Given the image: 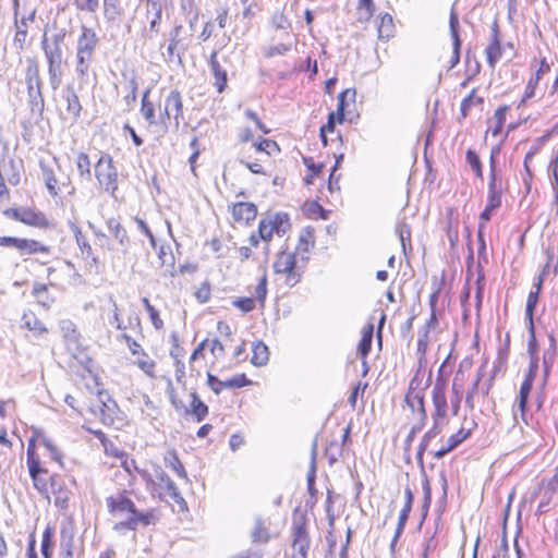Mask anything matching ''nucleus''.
<instances>
[{
	"label": "nucleus",
	"mask_w": 558,
	"mask_h": 558,
	"mask_svg": "<svg viewBox=\"0 0 558 558\" xmlns=\"http://www.w3.org/2000/svg\"><path fill=\"white\" fill-rule=\"evenodd\" d=\"M64 38V32H58L51 37H48L45 33L40 43L47 62L49 84L53 92L60 88L66 65Z\"/></svg>",
	"instance_id": "obj_1"
},
{
	"label": "nucleus",
	"mask_w": 558,
	"mask_h": 558,
	"mask_svg": "<svg viewBox=\"0 0 558 558\" xmlns=\"http://www.w3.org/2000/svg\"><path fill=\"white\" fill-rule=\"evenodd\" d=\"M25 84L32 110L41 112L45 107L43 82L39 74V63L35 58L26 59Z\"/></svg>",
	"instance_id": "obj_2"
},
{
	"label": "nucleus",
	"mask_w": 558,
	"mask_h": 558,
	"mask_svg": "<svg viewBox=\"0 0 558 558\" xmlns=\"http://www.w3.org/2000/svg\"><path fill=\"white\" fill-rule=\"evenodd\" d=\"M95 177L105 191L114 195L118 189V171L110 155L104 154L100 156L95 165Z\"/></svg>",
	"instance_id": "obj_3"
},
{
	"label": "nucleus",
	"mask_w": 558,
	"mask_h": 558,
	"mask_svg": "<svg viewBox=\"0 0 558 558\" xmlns=\"http://www.w3.org/2000/svg\"><path fill=\"white\" fill-rule=\"evenodd\" d=\"M274 270L278 275H286V284L293 287L300 282L302 274L296 267V257L292 252L283 251L278 254Z\"/></svg>",
	"instance_id": "obj_4"
},
{
	"label": "nucleus",
	"mask_w": 558,
	"mask_h": 558,
	"mask_svg": "<svg viewBox=\"0 0 558 558\" xmlns=\"http://www.w3.org/2000/svg\"><path fill=\"white\" fill-rule=\"evenodd\" d=\"M502 185L500 171L497 170L494 151L490 155V173L488 183L487 205L489 209H497L501 205Z\"/></svg>",
	"instance_id": "obj_5"
},
{
	"label": "nucleus",
	"mask_w": 558,
	"mask_h": 558,
	"mask_svg": "<svg viewBox=\"0 0 558 558\" xmlns=\"http://www.w3.org/2000/svg\"><path fill=\"white\" fill-rule=\"evenodd\" d=\"M106 505L109 513L117 518L133 515L136 509L126 490L118 492L116 495L107 497Z\"/></svg>",
	"instance_id": "obj_6"
},
{
	"label": "nucleus",
	"mask_w": 558,
	"mask_h": 558,
	"mask_svg": "<svg viewBox=\"0 0 558 558\" xmlns=\"http://www.w3.org/2000/svg\"><path fill=\"white\" fill-rule=\"evenodd\" d=\"M4 215L8 218L21 221L27 226L36 228H48L49 221L46 216L39 211H35L31 208H9L4 210Z\"/></svg>",
	"instance_id": "obj_7"
},
{
	"label": "nucleus",
	"mask_w": 558,
	"mask_h": 558,
	"mask_svg": "<svg viewBox=\"0 0 558 558\" xmlns=\"http://www.w3.org/2000/svg\"><path fill=\"white\" fill-rule=\"evenodd\" d=\"M0 246L14 247L21 254L48 253L49 247L36 240H28L14 236H0Z\"/></svg>",
	"instance_id": "obj_8"
},
{
	"label": "nucleus",
	"mask_w": 558,
	"mask_h": 558,
	"mask_svg": "<svg viewBox=\"0 0 558 558\" xmlns=\"http://www.w3.org/2000/svg\"><path fill=\"white\" fill-rule=\"evenodd\" d=\"M92 411L104 425H112L119 411L117 402L107 393H99L98 404Z\"/></svg>",
	"instance_id": "obj_9"
},
{
	"label": "nucleus",
	"mask_w": 558,
	"mask_h": 558,
	"mask_svg": "<svg viewBox=\"0 0 558 558\" xmlns=\"http://www.w3.org/2000/svg\"><path fill=\"white\" fill-rule=\"evenodd\" d=\"M173 118L175 126H179L180 120L183 118V102L180 93L174 89L169 93L165 100V109L161 113V120H170Z\"/></svg>",
	"instance_id": "obj_10"
},
{
	"label": "nucleus",
	"mask_w": 558,
	"mask_h": 558,
	"mask_svg": "<svg viewBox=\"0 0 558 558\" xmlns=\"http://www.w3.org/2000/svg\"><path fill=\"white\" fill-rule=\"evenodd\" d=\"M156 522V515L154 510H149L146 512H140L135 509V513L133 515L126 517L125 520L120 521L114 525L116 531L121 530H131L134 531L138 525L147 526L154 524Z\"/></svg>",
	"instance_id": "obj_11"
},
{
	"label": "nucleus",
	"mask_w": 558,
	"mask_h": 558,
	"mask_svg": "<svg viewBox=\"0 0 558 558\" xmlns=\"http://www.w3.org/2000/svg\"><path fill=\"white\" fill-rule=\"evenodd\" d=\"M432 398H433V404L435 408V412L433 414V420L434 421L439 420V421L446 422L448 404H447V398H446L444 384L437 381L434 385L433 390H432Z\"/></svg>",
	"instance_id": "obj_12"
},
{
	"label": "nucleus",
	"mask_w": 558,
	"mask_h": 558,
	"mask_svg": "<svg viewBox=\"0 0 558 558\" xmlns=\"http://www.w3.org/2000/svg\"><path fill=\"white\" fill-rule=\"evenodd\" d=\"M292 547L296 553L293 558H306L310 549V538L304 524H295L293 526V544Z\"/></svg>",
	"instance_id": "obj_13"
},
{
	"label": "nucleus",
	"mask_w": 558,
	"mask_h": 558,
	"mask_svg": "<svg viewBox=\"0 0 558 558\" xmlns=\"http://www.w3.org/2000/svg\"><path fill=\"white\" fill-rule=\"evenodd\" d=\"M155 477L158 481L156 485H158L165 493L177 504H184V499L181 496L178 487L174 482L169 477V475L161 469L157 468L155 470Z\"/></svg>",
	"instance_id": "obj_14"
},
{
	"label": "nucleus",
	"mask_w": 558,
	"mask_h": 558,
	"mask_svg": "<svg viewBox=\"0 0 558 558\" xmlns=\"http://www.w3.org/2000/svg\"><path fill=\"white\" fill-rule=\"evenodd\" d=\"M162 8V0H146V17L149 23L150 32H159Z\"/></svg>",
	"instance_id": "obj_15"
},
{
	"label": "nucleus",
	"mask_w": 558,
	"mask_h": 558,
	"mask_svg": "<svg viewBox=\"0 0 558 558\" xmlns=\"http://www.w3.org/2000/svg\"><path fill=\"white\" fill-rule=\"evenodd\" d=\"M449 28H450V35L452 38V45H453V51L451 57V66L453 68L456 64L460 61V48H461V40L459 36V19L458 14L452 9L450 12V19H449Z\"/></svg>",
	"instance_id": "obj_16"
},
{
	"label": "nucleus",
	"mask_w": 558,
	"mask_h": 558,
	"mask_svg": "<svg viewBox=\"0 0 558 558\" xmlns=\"http://www.w3.org/2000/svg\"><path fill=\"white\" fill-rule=\"evenodd\" d=\"M257 215V208L253 203L240 202L233 205L232 216L238 222L248 223Z\"/></svg>",
	"instance_id": "obj_17"
},
{
	"label": "nucleus",
	"mask_w": 558,
	"mask_h": 558,
	"mask_svg": "<svg viewBox=\"0 0 558 558\" xmlns=\"http://www.w3.org/2000/svg\"><path fill=\"white\" fill-rule=\"evenodd\" d=\"M32 481H33V485L37 489V492L40 495L48 497L49 493H50V487L53 493L56 492L58 476L50 475L49 472L47 471V472H45V475L44 474L34 475Z\"/></svg>",
	"instance_id": "obj_18"
},
{
	"label": "nucleus",
	"mask_w": 558,
	"mask_h": 558,
	"mask_svg": "<svg viewBox=\"0 0 558 558\" xmlns=\"http://www.w3.org/2000/svg\"><path fill=\"white\" fill-rule=\"evenodd\" d=\"M68 225L74 234L76 244L80 247L83 257L86 259L92 258V260L96 263V257L93 255L92 246L86 236L82 233L81 228L74 221H69Z\"/></svg>",
	"instance_id": "obj_19"
},
{
	"label": "nucleus",
	"mask_w": 558,
	"mask_h": 558,
	"mask_svg": "<svg viewBox=\"0 0 558 558\" xmlns=\"http://www.w3.org/2000/svg\"><path fill=\"white\" fill-rule=\"evenodd\" d=\"M97 45H98V37H97L95 31L92 28H88L86 26H83L82 34L77 40L76 50L94 53Z\"/></svg>",
	"instance_id": "obj_20"
},
{
	"label": "nucleus",
	"mask_w": 558,
	"mask_h": 558,
	"mask_svg": "<svg viewBox=\"0 0 558 558\" xmlns=\"http://www.w3.org/2000/svg\"><path fill=\"white\" fill-rule=\"evenodd\" d=\"M62 97L66 102L68 113L76 121L81 114L82 106L78 96L74 90V87L70 85L66 86L63 89Z\"/></svg>",
	"instance_id": "obj_21"
},
{
	"label": "nucleus",
	"mask_w": 558,
	"mask_h": 558,
	"mask_svg": "<svg viewBox=\"0 0 558 558\" xmlns=\"http://www.w3.org/2000/svg\"><path fill=\"white\" fill-rule=\"evenodd\" d=\"M548 267V264L544 268L543 272L538 276L537 282L535 283V290L531 291L529 293L527 302H526V308H525V316L529 319V324L533 323V313L538 302V295L543 286L544 276L546 272V268Z\"/></svg>",
	"instance_id": "obj_22"
},
{
	"label": "nucleus",
	"mask_w": 558,
	"mask_h": 558,
	"mask_svg": "<svg viewBox=\"0 0 558 558\" xmlns=\"http://www.w3.org/2000/svg\"><path fill=\"white\" fill-rule=\"evenodd\" d=\"M209 66L215 77V85L217 86L218 92L222 93L227 85V72L217 60V51H214L210 54Z\"/></svg>",
	"instance_id": "obj_23"
},
{
	"label": "nucleus",
	"mask_w": 558,
	"mask_h": 558,
	"mask_svg": "<svg viewBox=\"0 0 558 558\" xmlns=\"http://www.w3.org/2000/svg\"><path fill=\"white\" fill-rule=\"evenodd\" d=\"M39 166L41 170L43 180L46 184L49 194L51 196H57L60 192V186L58 184V180L56 178L53 169L44 161H40Z\"/></svg>",
	"instance_id": "obj_24"
},
{
	"label": "nucleus",
	"mask_w": 558,
	"mask_h": 558,
	"mask_svg": "<svg viewBox=\"0 0 558 558\" xmlns=\"http://www.w3.org/2000/svg\"><path fill=\"white\" fill-rule=\"evenodd\" d=\"M444 424H445L444 421H439V420L434 421L433 427L428 432L425 433V435L423 436V438L420 442L418 450L416 453L417 460L422 461L423 454H424L425 450L427 449L429 441L440 434Z\"/></svg>",
	"instance_id": "obj_25"
},
{
	"label": "nucleus",
	"mask_w": 558,
	"mask_h": 558,
	"mask_svg": "<svg viewBox=\"0 0 558 558\" xmlns=\"http://www.w3.org/2000/svg\"><path fill=\"white\" fill-rule=\"evenodd\" d=\"M22 327L32 331L35 337H41L48 331L45 325L33 313H25L23 315Z\"/></svg>",
	"instance_id": "obj_26"
},
{
	"label": "nucleus",
	"mask_w": 558,
	"mask_h": 558,
	"mask_svg": "<svg viewBox=\"0 0 558 558\" xmlns=\"http://www.w3.org/2000/svg\"><path fill=\"white\" fill-rule=\"evenodd\" d=\"M107 227L109 232L113 235V238L119 242L120 245L128 247L130 244V239L128 236L126 230L122 227V225L114 218H110L107 220Z\"/></svg>",
	"instance_id": "obj_27"
},
{
	"label": "nucleus",
	"mask_w": 558,
	"mask_h": 558,
	"mask_svg": "<svg viewBox=\"0 0 558 558\" xmlns=\"http://www.w3.org/2000/svg\"><path fill=\"white\" fill-rule=\"evenodd\" d=\"M252 357H251V363L255 366H264L267 364L268 360H269V351H268V347L262 342V341H258L256 343L253 344V348H252Z\"/></svg>",
	"instance_id": "obj_28"
},
{
	"label": "nucleus",
	"mask_w": 558,
	"mask_h": 558,
	"mask_svg": "<svg viewBox=\"0 0 558 558\" xmlns=\"http://www.w3.org/2000/svg\"><path fill=\"white\" fill-rule=\"evenodd\" d=\"M405 401L413 411H418L422 421H426L427 415L424 408V397L421 391H409Z\"/></svg>",
	"instance_id": "obj_29"
},
{
	"label": "nucleus",
	"mask_w": 558,
	"mask_h": 558,
	"mask_svg": "<svg viewBox=\"0 0 558 558\" xmlns=\"http://www.w3.org/2000/svg\"><path fill=\"white\" fill-rule=\"evenodd\" d=\"M373 335H374V325L373 324H368L367 326H365L363 328L362 338L360 340L359 348H357L359 354L361 355L362 359H366L367 354L371 351Z\"/></svg>",
	"instance_id": "obj_30"
},
{
	"label": "nucleus",
	"mask_w": 558,
	"mask_h": 558,
	"mask_svg": "<svg viewBox=\"0 0 558 558\" xmlns=\"http://www.w3.org/2000/svg\"><path fill=\"white\" fill-rule=\"evenodd\" d=\"M355 89L348 88L340 93L338 96V108H337V116L339 122H342L344 119V110L349 106V104L355 102Z\"/></svg>",
	"instance_id": "obj_31"
},
{
	"label": "nucleus",
	"mask_w": 558,
	"mask_h": 558,
	"mask_svg": "<svg viewBox=\"0 0 558 558\" xmlns=\"http://www.w3.org/2000/svg\"><path fill=\"white\" fill-rule=\"evenodd\" d=\"M267 217L272 225V229H274L275 233H277L278 235H280V236L284 235L287 233V231L290 229L291 225H290L289 216L287 214L277 213L274 215H269Z\"/></svg>",
	"instance_id": "obj_32"
},
{
	"label": "nucleus",
	"mask_w": 558,
	"mask_h": 558,
	"mask_svg": "<svg viewBox=\"0 0 558 558\" xmlns=\"http://www.w3.org/2000/svg\"><path fill=\"white\" fill-rule=\"evenodd\" d=\"M486 58L489 66L492 69L495 68L496 63L499 61V59L502 56V49L500 46L499 39H490L489 45L486 47Z\"/></svg>",
	"instance_id": "obj_33"
},
{
	"label": "nucleus",
	"mask_w": 558,
	"mask_h": 558,
	"mask_svg": "<svg viewBox=\"0 0 558 558\" xmlns=\"http://www.w3.org/2000/svg\"><path fill=\"white\" fill-rule=\"evenodd\" d=\"M191 412L197 422H202L208 414V407L198 398L196 392H191Z\"/></svg>",
	"instance_id": "obj_34"
},
{
	"label": "nucleus",
	"mask_w": 558,
	"mask_h": 558,
	"mask_svg": "<svg viewBox=\"0 0 558 558\" xmlns=\"http://www.w3.org/2000/svg\"><path fill=\"white\" fill-rule=\"evenodd\" d=\"M165 463L168 468L174 471L179 477L187 478L185 469L174 450L167 452L165 456Z\"/></svg>",
	"instance_id": "obj_35"
},
{
	"label": "nucleus",
	"mask_w": 558,
	"mask_h": 558,
	"mask_svg": "<svg viewBox=\"0 0 558 558\" xmlns=\"http://www.w3.org/2000/svg\"><path fill=\"white\" fill-rule=\"evenodd\" d=\"M93 52H84L76 50V68L75 71L78 75V77H83L87 74L89 65L93 60Z\"/></svg>",
	"instance_id": "obj_36"
},
{
	"label": "nucleus",
	"mask_w": 558,
	"mask_h": 558,
	"mask_svg": "<svg viewBox=\"0 0 558 558\" xmlns=\"http://www.w3.org/2000/svg\"><path fill=\"white\" fill-rule=\"evenodd\" d=\"M411 510H412V507L403 505V507H402V509L400 511L397 529H396V532H395V536H393V538L391 541V544H390L391 551L395 550V546H396L399 537L401 536V534H402V532L404 530V526L407 524V521L409 519Z\"/></svg>",
	"instance_id": "obj_37"
},
{
	"label": "nucleus",
	"mask_w": 558,
	"mask_h": 558,
	"mask_svg": "<svg viewBox=\"0 0 558 558\" xmlns=\"http://www.w3.org/2000/svg\"><path fill=\"white\" fill-rule=\"evenodd\" d=\"M135 364L149 377H155L156 363L149 357L145 351H141V354L136 355Z\"/></svg>",
	"instance_id": "obj_38"
},
{
	"label": "nucleus",
	"mask_w": 558,
	"mask_h": 558,
	"mask_svg": "<svg viewBox=\"0 0 558 558\" xmlns=\"http://www.w3.org/2000/svg\"><path fill=\"white\" fill-rule=\"evenodd\" d=\"M73 535L65 529L61 531L60 558L73 557Z\"/></svg>",
	"instance_id": "obj_39"
},
{
	"label": "nucleus",
	"mask_w": 558,
	"mask_h": 558,
	"mask_svg": "<svg viewBox=\"0 0 558 558\" xmlns=\"http://www.w3.org/2000/svg\"><path fill=\"white\" fill-rule=\"evenodd\" d=\"M27 466L31 478H33L34 475H45V472H47L46 469L40 466V462L36 459L34 448H32L31 445L27 447Z\"/></svg>",
	"instance_id": "obj_40"
},
{
	"label": "nucleus",
	"mask_w": 558,
	"mask_h": 558,
	"mask_svg": "<svg viewBox=\"0 0 558 558\" xmlns=\"http://www.w3.org/2000/svg\"><path fill=\"white\" fill-rule=\"evenodd\" d=\"M157 255L161 266L167 267L170 270L174 268L175 259L169 245H160L158 247Z\"/></svg>",
	"instance_id": "obj_41"
},
{
	"label": "nucleus",
	"mask_w": 558,
	"mask_h": 558,
	"mask_svg": "<svg viewBox=\"0 0 558 558\" xmlns=\"http://www.w3.org/2000/svg\"><path fill=\"white\" fill-rule=\"evenodd\" d=\"M121 12L120 0H104V13L108 21H114Z\"/></svg>",
	"instance_id": "obj_42"
},
{
	"label": "nucleus",
	"mask_w": 558,
	"mask_h": 558,
	"mask_svg": "<svg viewBox=\"0 0 558 558\" xmlns=\"http://www.w3.org/2000/svg\"><path fill=\"white\" fill-rule=\"evenodd\" d=\"M294 41L295 40L293 38H291L290 40H288L286 43H280L278 45L269 47L265 51V57L272 58L275 56H283V54H286L287 52H289L291 50Z\"/></svg>",
	"instance_id": "obj_43"
},
{
	"label": "nucleus",
	"mask_w": 558,
	"mask_h": 558,
	"mask_svg": "<svg viewBox=\"0 0 558 558\" xmlns=\"http://www.w3.org/2000/svg\"><path fill=\"white\" fill-rule=\"evenodd\" d=\"M462 396H463V387H462V385L458 384V377H456L453 379V384H452V397L450 400L451 409H452V412L454 415H457L459 412Z\"/></svg>",
	"instance_id": "obj_44"
},
{
	"label": "nucleus",
	"mask_w": 558,
	"mask_h": 558,
	"mask_svg": "<svg viewBox=\"0 0 558 558\" xmlns=\"http://www.w3.org/2000/svg\"><path fill=\"white\" fill-rule=\"evenodd\" d=\"M392 31H393L392 16L390 14L386 13L380 17V24L378 27L379 38H389L392 35Z\"/></svg>",
	"instance_id": "obj_45"
},
{
	"label": "nucleus",
	"mask_w": 558,
	"mask_h": 558,
	"mask_svg": "<svg viewBox=\"0 0 558 558\" xmlns=\"http://www.w3.org/2000/svg\"><path fill=\"white\" fill-rule=\"evenodd\" d=\"M508 110H509L508 106H501L495 111L494 119H493L495 122V126L492 130V134L494 136L498 135L499 132L501 131V129L505 124V121H506V114H507Z\"/></svg>",
	"instance_id": "obj_46"
},
{
	"label": "nucleus",
	"mask_w": 558,
	"mask_h": 558,
	"mask_svg": "<svg viewBox=\"0 0 558 558\" xmlns=\"http://www.w3.org/2000/svg\"><path fill=\"white\" fill-rule=\"evenodd\" d=\"M76 167L81 177H86L88 180L90 179V160L87 154L80 153L77 155Z\"/></svg>",
	"instance_id": "obj_47"
},
{
	"label": "nucleus",
	"mask_w": 558,
	"mask_h": 558,
	"mask_svg": "<svg viewBox=\"0 0 558 558\" xmlns=\"http://www.w3.org/2000/svg\"><path fill=\"white\" fill-rule=\"evenodd\" d=\"M267 296V275L263 274L260 277L256 288H255V302L257 301L260 304V307H264L265 300Z\"/></svg>",
	"instance_id": "obj_48"
},
{
	"label": "nucleus",
	"mask_w": 558,
	"mask_h": 558,
	"mask_svg": "<svg viewBox=\"0 0 558 558\" xmlns=\"http://www.w3.org/2000/svg\"><path fill=\"white\" fill-rule=\"evenodd\" d=\"M532 387H533V385L524 383V381L522 383V385L520 387L519 397H518V408L522 413V417L524 416V412L526 409V402H527L530 392L532 390Z\"/></svg>",
	"instance_id": "obj_49"
},
{
	"label": "nucleus",
	"mask_w": 558,
	"mask_h": 558,
	"mask_svg": "<svg viewBox=\"0 0 558 558\" xmlns=\"http://www.w3.org/2000/svg\"><path fill=\"white\" fill-rule=\"evenodd\" d=\"M396 232L399 236L402 248L405 253L407 252V243L410 244V242H411V228L405 222H400L396 228Z\"/></svg>",
	"instance_id": "obj_50"
},
{
	"label": "nucleus",
	"mask_w": 558,
	"mask_h": 558,
	"mask_svg": "<svg viewBox=\"0 0 558 558\" xmlns=\"http://www.w3.org/2000/svg\"><path fill=\"white\" fill-rule=\"evenodd\" d=\"M482 378H483V371L480 369L472 387L469 389L466 397H465V404L470 409L474 408V397L478 392V386H480V381L482 380Z\"/></svg>",
	"instance_id": "obj_51"
},
{
	"label": "nucleus",
	"mask_w": 558,
	"mask_h": 558,
	"mask_svg": "<svg viewBox=\"0 0 558 558\" xmlns=\"http://www.w3.org/2000/svg\"><path fill=\"white\" fill-rule=\"evenodd\" d=\"M274 233H275V231L272 229V225H271L270 220L268 219V217L262 219L259 221V226H258L259 238L262 240L268 242L271 240Z\"/></svg>",
	"instance_id": "obj_52"
},
{
	"label": "nucleus",
	"mask_w": 558,
	"mask_h": 558,
	"mask_svg": "<svg viewBox=\"0 0 558 558\" xmlns=\"http://www.w3.org/2000/svg\"><path fill=\"white\" fill-rule=\"evenodd\" d=\"M52 548V530L47 526L43 533L41 554L45 558H50Z\"/></svg>",
	"instance_id": "obj_53"
},
{
	"label": "nucleus",
	"mask_w": 558,
	"mask_h": 558,
	"mask_svg": "<svg viewBox=\"0 0 558 558\" xmlns=\"http://www.w3.org/2000/svg\"><path fill=\"white\" fill-rule=\"evenodd\" d=\"M251 380L246 378L244 374L235 375L234 377L223 380L225 388L233 389V388H242L248 386Z\"/></svg>",
	"instance_id": "obj_54"
},
{
	"label": "nucleus",
	"mask_w": 558,
	"mask_h": 558,
	"mask_svg": "<svg viewBox=\"0 0 558 558\" xmlns=\"http://www.w3.org/2000/svg\"><path fill=\"white\" fill-rule=\"evenodd\" d=\"M466 161L471 166L472 170L475 172L476 177L482 178L483 171H482V163L477 156V154L471 149L466 151Z\"/></svg>",
	"instance_id": "obj_55"
},
{
	"label": "nucleus",
	"mask_w": 558,
	"mask_h": 558,
	"mask_svg": "<svg viewBox=\"0 0 558 558\" xmlns=\"http://www.w3.org/2000/svg\"><path fill=\"white\" fill-rule=\"evenodd\" d=\"M469 432L461 428L458 433L451 435L447 439V450H453L457 448L464 439L468 438Z\"/></svg>",
	"instance_id": "obj_56"
},
{
	"label": "nucleus",
	"mask_w": 558,
	"mask_h": 558,
	"mask_svg": "<svg viewBox=\"0 0 558 558\" xmlns=\"http://www.w3.org/2000/svg\"><path fill=\"white\" fill-rule=\"evenodd\" d=\"M126 88H128L129 93L124 97V101L128 107H131L136 101V98H137L138 84H137V81L135 77H132L129 81Z\"/></svg>",
	"instance_id": "obj_57"
},
{
	"label": "nucleus",
	"mask_w": 558,
	"mask_h": 558,
	"mask_svg": "<svg viewBox=\"0 0 558 558\" xmlns=\"http://www.w3.org/2000/svg\"><path fill=\"white\" fill-rule=\"evenodd\" d=\"M134 221L136 222L137 225V228L141 232H143L149 240V243H150V246L156 250L157 248V242H156V238L155 235L153 234L151 230L149 229V227L147 226V223L138 218V217H135L134 218Z\"/></svg>",
	"instance_id": "obj_58"
},
{
	"label": "nucleus",
	"mask_w": 558,
	"mask_h": 558,
	"mask_svg": "<svg viewBox=\"0 0 558 558\" xmlns=\"http://www.w3.org/2000/svg\"><path fill=\"white\" fill-rule=\"evenodd\" d=\"M15 26H16V33H15V36L13 39V45L17 50H23L24 46H25L26 38H27V29L22 28L19 25L17 20L15 21Z\"/></svg>",
	"instance_id": "obj_59"
},
{
	"label": "nucleus",
	"mask_w": 558,
	"mask_h": 558,
	"mask_svg": "<svg viewBox=\"0 0 558 558\" xmlns=\"http://www.w3.org/2000/svg\"><path fill=\"white\" fill-rule=\"evenodd\" d=\"M233 305L244 313H248L255 308V300L253 298H241L233 302Z\"/></svg>",
	"instance_id": "obj_60"
},
{
	"label": "nucleus",
	"mask_w": 558,
	"mask_h": 558,
	"mask_svg": "<svg viewBox=\"0 0 558 558\" xmlns=\"http://www.w3.org/2000/svg\"><path fill=\"white\" fill-rule=\"evenodd\" d=\"M537 372H538V357H533L530 361L529 369H527V373L525 374L523 381L533 385L534 379L537 375Z\"/></svg>",
	"instance_id": "obj_61"
},
{
	"label": "nucleus",
	"mask_w": 558,
	"mask_h": 558,
	"mask_svg": "<svg viewBox=\"0 0 558 558\" xmlns=\"http://www.w3.org/2000/svg\"><path fill=\"white\" fill-rule=\"evenodd\" d=\"M254 147L257 151H265L267 155L270 154V148L279 149L277 143L268 138H262L259 142L254 143Z\"/></svg>",
	"instance_id": "obj_62"
},
{
	"label": "nucleus",
	"mask_w": 558,
	"mask_h": 558,
	"mask_svg": "<svg viewBox=\"0 0 558 558\" xmlns=\"http://www.w3.org/2000/svg\"><path fill=\"white\" fill-rule=\"evenodd\" d=\"M121 339L124 340L125 344L128 345L129 350L133 355L141 354V351H144L140 343H137L134 339H132L128 333H122Z\"/></svg>",
	"instance_id": "obj_63"
},
{
	"label": "nucleus",
	"mask_w": 558,
	"mask_h": 558,
	"mask_svg": "<svg viewBox=\"0 0 558 558\" xmlns=\"http://www.w3.org/2000/svg\"><path fill=\"white\" fill-rule=\"evenodd\" d=\"M252 537L255 542H267L268 541L267 531L263 527V524L259 520L255 524L254 531L252 533Z\"/></svg>",
	"instance_id": "obj_64"
}]
</instances>
